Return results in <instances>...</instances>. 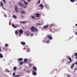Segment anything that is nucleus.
<instances>
[{"mask_svg":"<svg viewBox=\"0 0 77 77\" xmlns=\"http://www.w3.org/2000/svg\"><path fill=\"white\" fill-rule=\"evenodd\" d=\"M75 59H77V56H76Z\"/></svg>","mask_w":77,"mask_h":77,"instance_id":"obj_48","label":"nucleus"},{"mask_svg":"<svg viewBox=\"0 0 77 77\" xmlns=\"http://www.w3.org/2000/svg\"><path fill=\"white\" fill-rule=\"evenodd\" d=\"M13 17L15 18V19H16L17 18V16H16V15H13Z\"/></svg>","mask_w":77,"mask_h":77,"instance_id":"obj_28","label":"nucleus"},{"mask_svg":"<svg viewBox=\"0 0 77 77\" xmlns=\"http://www.w3.org/2000/svg\"><path fill=\"white\" fill-rule=\"evenodd\" d=\"M21 44H22V45H26V43L23 42H21Z\"/></svg>","mask_w":77,"mask_h":77,"instance_id":"obj_8","label":"nucleus"},{"mask_svg":"<svg viewBox=\"0 0 77 77\" xmlns=\"http://www.w3.org/2000/svg\"><path fill=\"white\" fill-rule=\"evenodd\" d=\"M77 0H70V1L71 2H75Z\"/></svg>","mask_w":77,"mask_h":77,"instance_id":"obj_21","label":"nucleus"},{"mask_svg":"<svg viewBox=\"0 0 77 77\" xmlns=\"http://www.w3.org/2000/svg\"><path fill=\"white\" fill-rule=\"evenodd\" d=\"M31 36H33V33H31Z\"/></svg>","mask_w":77,"mask_h":77,"instance_id":"obj_40","label":"nucleus"},{"mask_svg":"<svg viewBox=\"0 0 77 77\" xmlns=\"http://www.w3.org/2000/svg\"><path fill=\"white\" fill-rule=\"evenodd\" d=\"M39 6H40V7H42V8H43L44 7L43 5H42V4H40V5H39Z\"/></svg>","mask_w":77,"mask_h":77,"instance_id":"obj_22","label":"nucleus"},{"mask_svg":"<svg viewBox=\"0 0 77 77\" xmlns=\"http://www.w3.org/2000/svg\"><path fill=\"white\" fill-rule=\"evenodd\" d=\"M15 11H16V12H18V7H17V6H16L15 7Z\"/></svg>","mask_w":77,"mask_h":77,"instance_id":"obj_5","label":"nucleus"},{"mask_svg":"<svg viewBox=\"0 0 77 77\" xmlns=\"http://www.w3.org/2000/svg\"><path fill=\"white\" fill-rule=\"evenodd\" d=\"M48 26L46 25L43 27V29H45V28H48Z\"/></svg>","mask_w":77,"mask_h":77,"instance_id":"obj_19","label":"nucleus"},{"mask_svg":"<svg viewBox=\"0 0 77 77\" xmlns=\"http://www.w3.org/2000/svg\"><path fill=\"white\" fill-rule=\"evenodd\" d=\"M75 26H77V24H75Z\"/></svg>","mask_w":77,"mask_h":77,"instance_id":"obj_49","label":"nucleus"},{"mask_svg":"<svg viewBox=\"0 0 77 77\" xmlns=\"http://www.w3.org/2000/svg\"><path fill=\"white\" fill-rule=\"evenodd\" d=\"M74 57V55H72V57Z\"/></svg>","mask_w":77,"mask_h":77,"instance_id":"obj_46","label":"nucleus"},{"mask_svg":"<svg viewBox=\"0 0 77 77\" xmlns=\"http://www.w3.org/2000/svg\"><path fill=\"white\" fill-rule=\"evenodd\" d=\"M23 58H20L18 59L19 61H21L23 60Z\"/></svg>","mask_w":77,"mask_h":77,"instance_id":"obj_25","label":"nucleus"},{"mask_svg":"<svg viewBox=\"0 0 77 77\" xmlns=\"http://www.w3.org/2000/svg\"><path fill=\"white\" fill-rule=\"evenodd\" d=\"M30 48H27L26 49V51L27 52H29L30 51Z\"/></svg>","mask_w":77,"mask_h":77,"instance_id":"obj_15","label":"nucleus"},{"mask_svg":"<svg viewBox=\"0 0 77 77\" xmlns=\"http://www.w3.org/2000/svg\"><path fill=\"white\" fill-rule=\"evenodd\" d=\"M37 18H38L40 17V14L38 13H36L35 14Z\"/></svg>","mask_w":77,"mask_h":77,"instance_id":"obj_4","label":"nucleus"},{"mask_svg":"<svg viewBox=\"0 0 77 77\" xmlns=\"http://www.w3.org/2000/svg\"><path fill=\"white\" fill-rule=\"evenodd\" d=\"M18 4L19 5V6H23V5L21 2L18 3Z\"/></svg>","mask_w":77,"mask_h":77,"instance_id":"obj_13","label":"nucleus"},{"mask_svg":"<svg viewBox=\"0 0 77 77\" xmlns=\"http://www.w3.org/2000/svg\"><path fill=\"white\" fill-rule=\"evenodd\" d=\"M2 1L4 2V4H6V2H5V0H2Z\"/></svg>","mask_w":77,"mask_h":77,"instance_id":"obj_31","label":"nucleus"},{"mask_svg":"<svg viewBox=\"0 0 77 77\" xmlns=\"http://www.w3.org/2000/svg\"><path fill=\"white\" fill-rule=\"evenodd\" d=\"M27 72L28 73H30V71H28Z\"/></svg>","mask_w":77,"mask_h":77,"instance_id":"obj_45","label":"nucleus"},{"mask_svg":"<svg viewBox=\"0 0 77 77\" xmlns=\"http://www.w3.org/2000/svg\"><path fill=\"white\" fill-rule=\"evenodd\" d=\"M33 69H34L35 70L37 71V69H36V68L35 67L33 66Z\"/></svg>","mask_w":77,"mask_h":77,"instance_id":"obj_23","label":"nucleus"},{"mask_svg":"<svg viewBox=\"0 0 77 77\" xmlns=\"http://www.w3.org/2000/svg\"><path fill=\"white\" fill-rule=\"evenodd\" d=\"M74 56H77V53H75L74 54Z\"/></svg>","mask_w":77,"mask_h":77,"instance_id":"obj_32","label":"nucleus"},{"mask_svg":"<svg viewBox=\"0 0 77 77\" xmlns=\"http://www.w3.org/2000/svg\"><path fill=\"white\" fill-rule=\"evenodd\" d=\"M1 51V48H0V52Z\"/></svg>","mask_w":77,"mask_h":77,"instance_id":"obj_50","label":"nucleus"},{"mask_svg":"<svg viewBox=\"0 0 77 77\" xmlns=\"http://www.w3.org/2000/svg\"><path fill=\"white\" fill-rule=\"evenodd\" d=\"M20 24H24L27 23V22L26 21H20Z\"/></svg>","mask_w":77,"mask_h":77,"instance_id":"obj_7","label":"nucleus"},{"mask_svg":"<svg viewBox=\"0 0 77 77\" xmlns=\"http://www.w3.org/2000/svg\"><path fill=\"white\" fill-rule=\"evenodd\" d=\"M15 72H14L13 73V76H15Z\"/></svg>","mask_w":77,"mask_h":77,"instance_id":"obj_34","label":"nucleus"},{"mask_svg":"<svg viewBox=\"0 0 77 77\" xmlns=\"http://www.w3.org/2000/svg\"><path fill=\"white\" fill-rule=\"evenodd\" d=\"M66 59H69V60L70 61L68 62V63H71V62H72V60L71 58V57H70L69 56H67V57Z\"/></svg>","mask_w":77,"mask_h":77,"instance_id":"obj_2","label":"nucleus"},{"mask_svg":"<svg viewBox=\"0 0 77 77\" xmlns=\"http://www.w3.org/2000/svg\"><path fill=\"white\" fill-rule=\"evenodd\" d=\"M75 5H77V3Z\"/></svg>","mask_w":77,"mask_h":77,"instance_id":"obj_51","label":"nucleus"},{"mask_svg":"<svg viewBox=\"0 0 77 77\" xmlns=\"http://www.w3.org/2000/svg\"><path fill=\"white\" fill-rule=\"evenodd\" d=\"M21 18H24V16L23 15H21Z\"/></svg>","mask_w":77,"mask_h":77,"instance_id":"obj_43","label":"nucleus"},{"mask_svg":"<svg viewBox=\"0 0 77 77\" xmlns=\"http://www.w3.org/2000/svg\"><path fill=\"white\" fill-rule=\"evenodd\" d=\"M50 42V40H48L47 41H46V43H49Z\"/></svg>","mask_w":77,"mask_h":77,"instance_id":"obj_30","label":"nucleus"},{"mask_svg":"<svg viewBox=\"0 0 77 77\" xmlns=\"http://www.w3.org/2000/svg\"><path fill=\"white\" fill-rule=\"evenodd\" d=\"M31 30L32 32H35V31L36 32H38V29H37L35 28V27L33 26H32L31 27Z\"/></svg>","mask_w":77,"mask_h":77,"instance_id":"obj_1","label":"nucleus"},{"mask_svg":"<svg viewBox=\"0 0 77 77\" xmlns=\"http://www.w3.org/2000/svg\"><path fill=\"white\" fill-rule=\"evenodd\" d=\"M19 33L20 34H23V30L22 29H20L19 31Z\"/></svg>","mask_w":77,"mask_h":77,"instance_id":"obj_6","label":"nucleus"},{"mask_svg":"<svg viewBox=\"0 0 77 77\" xmlns=\"http://www.w3.org/2000/svg\"><path fill=\"white\" fill-rule=\"evenodd\" d=\"M17 69V67L16 66H14L13 70L15 71Z\"/></svg>","mask_w":77,"mask_h":77,"instance_id":"obj_26","label":"nucleus"},{"mask_svg":"<svg viewBox=\"0 0 77 77\" xmlns=\"http://www.w3.org/2000/svg\"><path fill=\"white\" fill-rule=\"evenodd\" d=\"M41 2L40 0H38V2H37V4H39Z\"/></svg>","mask_w":77,"mask_h":77,"instance_id":"obj_29","label":"nucleus"},{"mask_svg":"<svg viewBox=\"0 0 77 77\" xmlns=\"http://www.w3.org/2000/svg\"><path fill=\"white\" fill-rule=\"evenodd\" d=\"M67 77H70V75H69V74H68V75H67Z\"/></svg>","mask_w":77,"mask_h":77,"instance_id":"obj_42","label":"nucleus"},{"mask_svg":"<svg viewBox=\"0 0 77 77\" xmlns=\"http://www.w3.org/2000/svg\"><path fill=\"white\" fill-rule=\"evenodd\" d=\"M27 60V58H25L23 62H26Z\"/></svg>","mask_w":77,"mask_h":77,"instance_id":"obj_17","label":"nucleus"},{"mask_svg":"<svg viewBox=\"0 0 77 77\" xmlns=\"http://www.w3.org/2000/svg\"><path fill=\"white\" fill-rule=\"evenodd\" d=\"M47 37L49 39H51V40L53 39V37H51V35H48Z\"/></svg>","mask_w":77,"mask_h":77,"instance_id":"obj_3","label":"nucleus"},{"mask_svg":"<svg viewBox=\"0 0 77 77\" xmlns=\"http://www.w3.org/2000/svg\"><path fill=\"white\" fill-rule=\"evenodd\" d=\"M7 71L8 72H11V71H9V70H7Z\"/></svg>","mask_w":77,"mask_h":77,"instance_id":"obj_39","label":"nucleus"},{"mask_svg":"<svg viewBox=\"0 0 77 77\" xmlns=\"http://www.w3.org/2000/svg\"><path fill=\"white\" fill-rule=\"evenodd\" d=\"M20 13L21 14H26V12L24 11H22L20 12Z\"/></svg>","mask_w":77,"mask_h":77,"instance_id":"obj_12","label":"nucleus"},{"mask_svg":"<svg viewBox=\"0 0 77 77\" xmlns=\"http://www.w3.org/2000/svg\"><path fill=\"white\" fill-rule=\"evenodd\" d=\"M19 65H23V62L21 61L19 63Z\"/></svg>","mask_w":77,"mask_h":77,"instance_id":"obj_24","label":"nucleus"},{"mask_svg":"<svg viewBox=\"0 0 77 77\" xmlns=\"http://www.w3.org/2000/svg\"><path fill=\"white\" fill-rule=\"evenodd\" d=\"M75 34L76 35H77V31L76 32Z\"/></svg>","mask_w":77,"mask_h":77,"instance_id":"obj_47","label":"nucleus"},{"mask_svg":"<svg viewBox=\"0 0 77 77\" xmlns=\"http://www.w3.org/2000/svg\"><path fill=\"white\" fill-rule=\"evenodd\" d=\"M3 55L0 53V58H3Z\"/></svg>","mask_w":77,"mask_h":77,"instance_id":"obj_16","label":"nucleus"},{"mask_svg":"<svg viewBox=\"0 0 77 77\" xmlns=\"http://www.w3.org/2000/svg\"><path fill=\"white\" fill-rule=\"evenodd\" d=\"M29 66H32V64H29Z\"/></svg>","mask_w":77,"mask_h":77,"instance_id":"obj_38","label":"nucleus"},{"mask_svg":"<svg viewBox=\"0 0 77 77\" xmlns=\"http://www.w3.org/2000/svg\"><path fill=\"white\" fill-rule=\"evenodd\" d=\"M31 18H32V19H35V17L34 16H32L30 17Z\"/></svg>","mask_w":77,"mask_h":77,"instance_id":"obj_27","label":"nucleus"},{"mask_svg":"<svg viewBox=\"0 0 77 77\" xmlns=\"http://www.w3.org/2000/svg\"><path fill=\"white\" fill-rule=\"evenodd\" d=\"M33 75H36V72H34L32 73Z\"/></svg>","mask_w":77,"mask_h":77,"instance_id":"obj_14","label":"nucleus"},{"mask_svg":"<svg viewBox=\"0 0 77 77\" xmlns=\"http://www.w3.org/2000/svg\"><path fill=\"white\" fill-rule=\"evenodd\" d=\"M27 0L28 2H31V0Z\"/></svg>","mask_w":77,"mask_h":77,"instance_id":"obj_41","label":"nucleus"},{"mask_svg":"<svg viewBox=\"0 0 77 77\" xmlns=\"http://www.w3.org/2000/svg\"><path fill=\"white\" fill-rule=\"evenodd\" d=\"M4 16L5 17H8V16H7L6 14H4Z\"/></svg>","mask_w":77,"mask_h":77,"instance_id":"obj_36","label":"nucleus"},{"mask_svg":"<svg viewBox=\"0 0 77 77\" xmlns=\"http://www.w3.org/2000/svg\"><path fill=\"white\" fill-rule=\"evenodd\" d=\"M0 5L1 6H2V7H3L4 6L3 3L2 1H1Z\"/></svg>","mask_w":77,"mask_h":77,"instance_id":"obj_11","label":"nucleus"},{"mask_svg":"<svg viewBox=\"0 0 77 77\" xmlns=\"http://www.w3.org/2000/svg\"><path fill=\"white\" fill-rule=\"evenodd\" d=\"M75 65H77V62H76L75 63Z\"/></svg>","mask_w":77,"mask_h":77,"instance_id":"obj_44","label":"nucleus"},{"mask_svg":"<svg viewBox=\"0 0 77 77\" xmlns=\"http://www.w3.org/2000/svg\"><path fill=\"white\" fill-rule=\"evenodd\" d=\"M5 47H8V44H5Z\"/></svg>","mask_w":77,"mask_h":77,"instance_id":"obj_35","label":"nucleus"},{"mask_svg":"<svg viewBox=\"0 0 77 77\" xmlns=\"http://www.w3.org/2000/svg\"><path fill=\"white\" fill-rule=\"evenodd\" d=\"M74 64H72L71 66V68H74Z\"/></svg>","mask_w":77,"mask_h":77,"instance_id":"obj_10","label":"nucleus"},{"mask_svg":"<svg viewBox=\"0 0 77 77\" xmlns=\"http://www.w3.org/2000/svg\"><path fill=\"white\" fill-rule=\"evenodd\" d=\"M22 6L23 8H27V7L25 5H22Z\"/></svg>","mask_w":77,"mask_h":77,"instance_id":"obj_20","label":"nucleus"},{"mask_svg":"<svg viewBox=\"0 0 77 77\" xmlns=\"http://www.w3.org/2000/svg\"><path fill=\"white\" fill-rule=\"evenodd\" d=\"M37 25L38 26H40V25H41V23H37Z\"/></svg>","mask_w":77,"mask_h":77,"instance_id":"obj_37","label":"nucleus"},{"mask_svg":"<svg viewBox=\"0 0 77 77\" xmlns=\"http://www.w3.org/2000/svg\"><path fill=\"white\" fill-rule=\"evenodd\" d=\"M12 27H14V28H17V26H16L15 25H14V24H12Z\"/></svg>","mask_w":77,"mask_h":77,"instance_id":"obj_18","label":"nucleus"},{"mask_svg":"<svg viewBox=\"0 0 77 77\" xmlns=\"http://www.w3.org/2000/svg\"><path fill=\"white\" fill-rule=\"evenodd\" d=\"M15 33L17 35H18V31H15Z\"/></svg>","mask_w":77,"mask_h":77,"instance_id":"obj_33","label":"nucleus"},{"mask_svg":"<svg viewBox=\"0 0 77 77\" xmlns=\"http://www.w3.org/2000/svg\"><path fill=\"white\" fill-rule=\"evenodd\" d=\"M76 70H77V68L76 69Z\"/></svg>","mask_w":77,"mask_h":77,"instance_id":"obj_52","label":"nucleus"},{"mask_svg":"<svg viewBox=\"0 0 77 77\" xmlns=\"http://www.w3.org/2000/svg\"><path fill=\"white\" fill-rule=\"evenodd\" d=\"M22 1H23V2H24V4H25V5H28V2H25V1L24 0H23Z\"/></svg>","mask_w":77,"mask_h":77,"instance_id":"obj_9","label":"nucleus"}]
</instances>
